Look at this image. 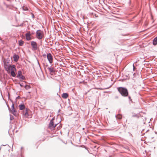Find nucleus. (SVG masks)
<instances>
[{
	"mask_svg": "<svg viewBox=\"0 0 157 157\" xmlns=\"http://www.w3.org/2000/svg\"><path fill=\"white\" fill-rule=\"evenodd\" d=\"M47 58L49 63L51 64L53 62V57L52 55L50 53H48L47 55Z\"/></svg>",
	"mask_w": 157,
	"mask_h": 157,
	"instance_id": "8",
	"label": "nucleus"
},
{
	"mask_svg": "<svg viewBox=\"0 0 157 157\" xmlns=\"http://www.w3.org/2000/svg\"><path fill=\"white\" fill-rule=\"evenodd\" d=\"M153 44L154 45H156L157 44V36L154 38L153 41Z\"/></svg>",
	"mask_w": 157,
	"mask_h": 157,
	"instance_id": "15",
	"label": "nucleus"
},
{
	"mask_svg": "<svg viewBox=\"0 0 157 157\" xmlns=\"http://www.w3.org/2000/svg\"><path fill=\"white\" fill-rule=\"evenodd\" d=\"M17 84H19L21 87H22L23 86V83H21V82H19L17 83Z\"/></svg>",
	"mask_w": 157,
	"mask_h": 157,
	"instance_id": "22",
	"label": "nucleus"
},
{
	"mask_svg": "<svg viewBox=\"0 0 157 157\" xmlns=\"http://www.w3.org/2000/svg\"><path fill=\"white\" fill-rule=\"evenodd\" d=\"M22 9L24 11H27L28 10V8L27 7L23 6L22 7Z\"/></svg>",
	"mask_w": 157,
	"mask_h": 157,
	"instance_id": "20",
	"label": "nucleus"
},
{
	"mask_svg": "<svg viewBox=\"0 0 157 157\" xmlns=\"http://www.w3.org/2000/svg\"><path fill=\"white\" fill-rule=\"evenodd\" d=\"M129 102H131L133 103V101H132V99L129 100Z\"/></svg>",
	"mask_w": 157,
	"mask_h": 157,
	"instance_id": "29",
	"label": "nucleus"
},
{
	"mask_svg": "<svg viewBox=\"0 0 157 157\" xmlns=\"http://www.w3.org/2000/svg\"><path fill=\"white\" fill-rule=\"evenodd\" d=\"M31 45L32 47V50L33 51L36 50L39 48L37 43L36 41H31Z\"/></svg>",
	"mask_w": 157,
	"mask_h": 157,
	"instance_id": "5",
	"label": "nucleus"
},
{
	"mask_svg": "<svg viewBox=\"0 0 157 157\" xmlns=\"http://www.w3.org/2000/svg\"><path fill=\"white\" fill-rule=\"evenodd\" d=\"M84 16H83L82 18H83V19H84Z\"/></svg>",
	"mask_w": 157,
	"mask_h": 157,
	"instance_id": "31",
	"label": "nucleus"
},
{
	"mask_svg": "<svg viewBox=\"0 0 157 157\" xmlns=\"http://www.w3.org/2000/svg\"><path fill=\"white\" fill-rule=\"evenodd\" d=\"M129 102H131L133 103V101H132V99L129 100Z\"/></svg>",
	"mask_w": 157,
	"mask_h": 157,
	"instance_id": "30",
	"label": "nucleus"
},
{
	"mask_svg": "<svg viewBox=\"0 0 157 157\" xmlns=\"http://www.w3.org/2000/svg\"><path fill=\"white\" fill-rule=\"evenodd\" d=\"M60 111V109H59V112Z\"/></svg>",
	"mask_w": 157,
	"mask_h": 157,
	"instance_id": "34",
	"label": "nucleus"
},
{
	"mask_svg": "<svg viewBox=\"0 0 157 157\" xmlns=\"http://www.w3.org/2000/svg\"><path fill=\"white\" fill-rule=\"evenodd\" d=\"M20 110H22V114L24 117L28 118L29 116L28 112L29 109L25 108V106L24 104L21 103L18 105Z\"/></svg>",
	"mask_w": 157,
	"mask_h": 157,
	"instance_id": "1",
	"label": "nucleus"
},
{
	"mask_svg": "<svg viewBox=\"0 0 157 157\" xmlns=\"http://www.w3.org/2000/svg\"><path fill=\"white\" fill-rule=\"evenodd\" d=\"M17 77L20 79L24 80L25 79V77L22 75V72L19 70L17 71Z\"/></svg>",
	"mask_w": 157,
	"mask_h": 157,
	"instance_id": "9",
	"label": "nucleus"
},
{
	"mask_svg": "<svg viewBox=\"0 0 157 157\" xmlns=\"http://www.w3.org/2000/svg\"><path fill=\"white\" fill-rule=\"evenodd\" d=\"M115 117L116 119L120 120L122 118V115L120 114H118L116 115Z\"/></svg>",
	"mask_w": 157,
	"mask_h": 157,
	"instance_id": "16",
	"label": "nucleus"
},
{
	"mask_svg": "<svg viewBox=\"0 0 157 157\" xmlns=\"http://www.w3.org/2000/svg\"><path fill=\"white\" fill-rule=\"evenodd\" d=\"M118 91L123 97H127L128 95V92L127 89L125 87H120L117 88Z\"/></svg>",
	"mask_w": 157,
	"mask_h": 157,
	"instance_id": "2",
	"label": "nucleus"
},
{
	"mask_svg": "<svg viewBox=\"0 0 157 157\" xmlns=\"http://www.w3.org/2000/svg\"><path fill=\"white\" fill-rule=\"evenodd\" d=\"M54 119V118H53L52 120H50L48 125L49 128L50 129H53L54 128L56 127V126L58 125V124H54L53 121Z\"/></svg>",
	"mask_w": 157,
	"mask_h": 157,
	"instance_id": "6",
	"label": "nucleus"
},
{
	"mask_svg": "<svg viewBox=\"0 0 157 157\" xmlns=\"http://www.w3.org/2000/svg\"><path fill=\"white\" fill-rule=\"evenodd\" d=\"M25 37L27 40H30L31 39V34L30 32L28 33L25 34Z\"/></svg>",
	"mask_w": 157,
	"mask_h": 157,
	"instance_id": "10",
	"label": "nucleus"
},
{
	"mask_svg": "<svg viewBox=\"0 0 157 157\" xmlns=\"http://www.w3.org/2000/svg\"><path fill=\"white\" fill-rule=\"evenodd\" d=\"M32 17L33 18H34V16L33 13H32Z\"/></svg>",
	"mask_w": 157,
	"mask_h": 157,
	"instance_id": "27",
	"label": "nucleus"
},
{
	"mask_svg": "<svg viewBox=\"0 0 157 157\" xmlns=\"http://www.w3.org/2000/svg\"><path fill=\"white\" fill-rule=\"evenodd\" d=\"M6 0L7 1H10V0Z\"/></svg>",
	"mask_w": 157,
	"mask_h": 157,
	"instance_id": "36",
	"label": "nucleus"
},
{
	"mask_svg": "<svg viewBox=\"0 0 157 157\" xmlns=\"http://www.w3.org/2000/svg\"><path fill=\"white\" fill-rule=\"evenodd\" d=\"M7 106L8 107V109H9V111L10 112L11 109H10V107L8 105H7Z\"/></svg>",
	"mask_w": 157,
	"mask_h": 157,
	"instance_id": "28",
	"label": "nucleus"
},
{
	"mask_svg": "<svg viewBox=\"0 0 157 157\" xmlns=\"http://www.w3.org/2000/svg\"><path fill=\"white\" fill-rule=\"evenodd\" d=\"M115 98L116 99H117L118 98V97L117 96H116L115 97Z\"/></svg>",
	"mask_w": 157,
	"mask_h": 157,
	"instance_id": "24",
	"label": "nucleus"
},
{
	"mask_svg": "<svg viewBox=\"0 0 157 157\" xmlns=\"http://www.w3.org/2000/svg\"><path fill=\"white\" fill-rule=\"evenodd\" d=\"M36 37L39 40L41 39L43 36V32L40 30H37L36 32Z\"/></svg>",
	"mask_w": 157,
	"mask_h": 157,
	"instance_id": "4",
	"label": "nucleus"
},
{
	"mask_svg": "<svg viewBox=\"0 0 157 157\" xmlns=\"http://www.w3.org/2000/svg\"><path fill=\"white\" fill-rule=\"evenodd\" d=\"M4 66L5 69L6 71L8 72H10V70L12 67V65H11L10 64H8V62H7V63L6 61H4Z\"/></svg>",
	"mask_w": 157,
	"mask_h": 157,
	"instance_id": "3",
	"label": "nucleus"
},
{
	"mask_svg": "<svg viewBox=\"0 0 157 157\" xmlns=\"http://www.w3.org/2000/svg\"><path fill=\"white\" fill-rule=\"evenodd\" d=\"M11 107L12 108V109L13 108H14V104L13 103L11 105Z\"/></svg>",
	"mask_w": 157,
	"mask_h": 157,
	"instance_id": "23",
	"label": "nucleus"
},
{
	"mask_svg": "<svg viewBox=\"0 0 157 157\" xmlns=\"http://www.w3.org/2000/svg\"><path fill=\"white\" fill-rule=\"evenodd\" d=\"M17 111L16 110L15 108H12V109H11L10 111V112L12 114H13V115L15 116H16L17 113Z\"/></svg>",
	"mask_w": 157,
	"mask_h": 157,
	"instance_id": "12",
	"label": "nucleus"
},
{
	"mask_svg": "<svg viewBox=\"0 0 157 157\" xmlns=\"http://www.w3.org/2000/svg\"><path fill=\"white\" fill-rule=\"evenodd\" d=\"M133 65H134V64H133ZM133 70H134V67L133 66Z\"/></svg>",
	"mask_w": 157,
	"mask_h": 157,
	"instance_id": "32",
	"label": "nucleus"
},
{
	"mask_svg": "<svg viewBox=\"0 0 157 157\" xmlns=\"http://www.w3.org/2000/svg\"><path fill=\"white\" fill-rule=\"evenodd\" d=\"M25 88L26 90H28L31 88V86L30 85H26L25 86Z\"/></svg>",
	"mask_w": 157,
	"mask_h": 157,
	"instance_id": "18",
	"label": "nucleus"
},
{
	"mask_svg": "<svg viewBox=\"0 0 157 157\" xmlns=\"http://www.w3.org/2000/svg\"><path fill=\"white\" fill-rule=\"evenodd\" d=\"M38 63L39 64V62L38 61Z\"/></svg>",
	"mask_w": 157,
	"mask_h": 157,
	"instance_id": "35",
	"label": "nucleus"
},
{
	"mask_svg": "<svg viewBox=\"0 0 157 157\" xmlns=\"http://www.w3.org/2000/svg\"><path fill=\"white\" fill-rule=\"evenodd\" d=\"M43 56H46V55H45H45H43Z\"/></svg>",
	"mask_w": 157,
	"mask_h": 157,
	"instance_id": "33",
	"label": "nucleus"
},
{
	"mask_svg": "<svg viewBox=\"0 0 157 157\" xmlns=\"http://www.w3.org/2000/svg\"><path fill=\"white\" fill-rule=\"evenodd\" d=\"M10 70V74L11 76L13 77L15 76L16 74L14 72V71L16 70V68L15 67V66L14 65H12V67Z\"/></svg>",
	"mask_w": 157,
	"mask_h": 157,
	"instance_id": "7",
	"label": "nucleus"
},
{
	"mask_svg": "<svg viewBox=\"0 0 157 157\" xmlns=\"http://www.w3.org/2000/svg\"><path fill=\"white\" fill-rule=\"evenodd\" d=\"M24 42L22 40H18V44L19 46H22L23 45Z\"/></svg>",
	"mask_w": 157,
	"mask_h": 157,
	"instance_id": "17",
	"label": "nucleus"
},
{
	"mask_svg": "<svg viewBox=\"0 0 157 157\" xmlns=\"http://www.w3.org/2000/svg\"><path fill=\"white\" fill-rule=\"evenodd\" d=\"M11 102L13 103V101H11Z\"/></svg>",
	"mask_w": 157,
	"mask_h": 157,
	"instance_id": "39",
	"label": "nucleus"
},
{
	"mask_svg": "<svg viewBox=\"0 0 157 157\" xmlns=\"http://www.w3.org/2000/svg\"><path fill=\"white\" fill-rule=\"evenodd\" d=\"M13 58L14 61L15 62H17L19 58L18 55L17 54H14L13 56Z\"/></svg>",
	"mask_w": 157,
	"mask_h": 157,
	"instance_id": "13",
	"label": "nucleus"
},
{
	"mask_svg": "<svg viewBox=\"0 0 157 157\" xmlns=\"http://www.w3.org/2000/svg\"><path fill=\"white\" fill-rule=\"evenodd\" d=\"M132 117H136L137 118H139L140 117V115L139 114H133L132 116Z\"/></svg>",
	"mask_w": 157,
	"mask_h": 157,
	"instance_id": "19",
	"label": "nucleus"
},
{
	"mask_svg": "<svg viewBox=\"0 0 157 157\" xmlns=\"http://www.w3.org/2000/svg\"><path fill=\"white\" fill-rule=\"evenodd\" d=\"M61 128V127H59V128Z\"/></svg>",
	"mask_w": 157,
	"mask_h": 157,
	"instance_id": "38",
	"label": "nucleus"
},
{
	"mask_svg": "<svg viewBox=\"0 0 157 157\" xmlns=\"http://www.w3.org/2000/svg\"><path fill=\"white\" fill-rule=\"evenodd\" d=\"M48 69L50 74H51V73H53L55 72L54 68L52 67L51 66L48 67Z\"/></svg>",
	"mask_w": 157,
	"mask_h": 157,
	"instance_id": "11",
	"label": "nucleus"
},
{
	"mask_svg": "<svg viewBox=\"0 0 157 157\" xmlns=\"http://www.w3.org/2000/svg\"><path fill=\"white\" fill-rule=\"evenodd\" d=\"M68 96V94L67 93H63L62 94V97L64 99H66Z\"/></svg>",
	"mask_w": 157,
	"mask_h": 157,
	"instance_id": "14",
	"label": "nucleus"
},
{
	"mask_svg": "<svg viewBox=\"0 0 157 157\" xmlns=\"http://www.w3.org/2000/svg\"><path fill=\"white\" fill-rule=\"evenodd\" d=\"M22 149V147H21V149Z\"/></svg>",
	"mask_w": 157,
	"mask_h": 157,
	"instance_id": "37",
	"label": "nucleus"
},
{
	"mask_svg": "<svg viewBox=\"0 0 157 157\" xmlns=\"http://www.w3.org/2000/svg\"><path fill=\"white\" fill-rule=\"evenodd\" d=\"M20 98V96H18L16 98V99H19Z\"/></svg>",
	"mask_w": 157,
	"mask_h": 157,
	"instance_id": "25",
	"label": "nucleus"
},
{
	"mask_svg": "<svg viewBox=\"0 0 157 157\" xmlns=\"http://www.w3.org/2000/svg\"><path fill=\"white\" fill-rule=\"evenodd\" d=\"M128 98L129 100H130L131 99V97L130 96H128Z\"/></svg>",
	"mask_w": 157,
	"mask_h": 157,
	"instance_id": "26",
	"label": "nucleus"
},
{
	"mask_svg": "<svg viewBox=\"0 0 157 157\" xmlns=\"http://www.w3.org/2000/svg\"><path fill=\"white\" fill-rule=\"evenodd\" d=\"M10 119L11 121H12L14 119V117L13 116L11 115L10 114Z\"/></svg>",
	"mask_w": 157,
	"mask_h": 157,
	"instance_id": "21",
	"label": "nucleus"
}]
</instances>
